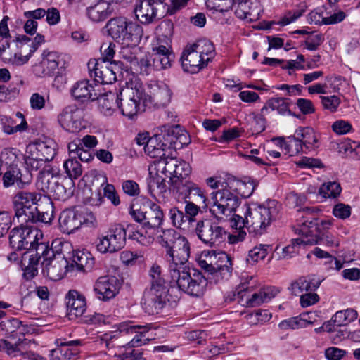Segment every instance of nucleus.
Masks as SVG:
<instances>
[{
  "mask_svg": "<svg viewBox=\"0 0 360 360\" xmlns=\"http://www.w3.org/2000/svg\"><path fill=\"white\" fill-rule=\"evenodd\" d=\"M125 45L123 46L120 51V57L131 63H138V58L136 56V44H132L131 43H124Z\"/></svg>",
  "mask_w": 360,
  "mask_h": 360,
  "instance_id": "nucleus-55",
  "label": "nucleus"
},
{
  "mask_svg": "<svg viewBox=\"0 0 360 360\" xmlns=\"http://www.w3.org/2000/svg\"><path fill=\"white\" fill-rule=\"evenodd\" d=\"M82 210L69 208L63 210L59 217L60 230L65 233L70 234L78 230L82 226Z\"/></svg>",
  "mask_w": 360,
  "mask_h": 360,
  "instance_id": "nucleus-23",
  "label": "nucleus"
},
{
  "mask_svg": "<svg viewBox=\"0 0 360 360\" xmlns=\"http://www.w3.org/2000/svg\"><path fill=\"white\" fill-rule=\"evenodd\" d=\"M120 62H111L110 67L103 69V73L100 78L96 79V82L101 84H112L117 81V73L121 70Z\"/></svg>",
  "mask_w": 360,
  "mask_h": 360,
  "instance_id": "nucleus-47",
  "label": "nucleus"
},
{
  "mask_svg": "<svg viewBox=\"0 0 360 360\" xmlns=\"http://www.w3.org/2000/svg\"><path fill=\"white\" fill-rule=\"evenodd\" d=\"M32 175L27 169L23 171L18 165L8 166L2 175L3 186L8 188L15 186L19 189H24L30 184Z\"/></svg>",
  "mask_w": 360,
  "mask_h": 360,
  "instance_id": "nucleus-19",
  "label": "nucleus"
},
{
  "mask_svg": "<svg viewBox=\"0 0 360 360\" xmlns=\"http://www.w3.org/2000/svg\"><path fill=\"white\" fill-rule=\"evenodd\" d=\"M0 120L4 132L8 134L22 132L28 127L25 116L20 112H17L14 117L2 116Z\"/></svg>",
  "mask_w": 360,
  "mask_h": 360,
  "instance_id": "nucleus-33",
  "label": "nucleus"
},
{
  "mask_svg": "<svg viewBox=\"0 0 360 360\" xmlns=\"http://www.w3.org/2000/svg\"><path fill=\"white\" fill-rule=\"evenodd\" d=\"M143 95V88L141 83L134 81L127 84L118 94L117 101L122 115L131 118L136 115L140 101Z\"/></svg>",
  "mask_w": 360,
  "mask_h": 360,
  "instance_id": "nucleus-6",
  "label": "nucleus"
},
{
  "mask_svg": "<svg viewBox=\"0 0 360 360\" xmlns=\"http://www.w3.org/2000/svg\"><path fill=\"white\" fill-rule=\"evenodd\" d=\"M166 177L160 172L154 169L151 165L149 167V177L147 179L149 191L152 193L156 191L159 194H162L167 191Z\"/></svg>",
  "mask_w": 360,
  "mask_h": 360,
  "instance_id": "nucleus-37",
  "label": "nucleus"
},
{
  "mask_svg": "<svg viewBox=\"0 0 360 360\" xmlns=\"http://www.w3.org/2000/svg\"><path fill=\"white\" fill-rule=\"evenodd\" d=\"M168 291L167 286L150 287L146 289L141 302L145 311L149 315L160 313L169 301Z\"/></svg>",
  "mask_w": 360,
  "mask_h": 360,
  "instance_id": "nucleus-11",
  "label": "nucleus"
},
{
  "mask_svg": "<svg viewBox=\"0 0 360 360\" xmlns=\"http://www.w3.org/2000/svg\"><path fill=\"white\" fill-rule=\"evenodd\" d=\"M170 41L155 39L152 43L153 68L156 70L168 68L174 58Z\"/></svg>",
  "mask_w": 360,
  "mask_h": 360,
  "instance_id": "nucleus-17",
  "label": "nucleus"
},
{
  "mask_svg": "<svg viewBox=\"0 0 360 360\" xmlns=\"http://www.w3.org/2000/svg\"><path fill=\"white\" fill-rule=\"evenodd\" d=\"M151 278L150 287H163L167 286L165 279L161 275V267L157 264H153L149 271Z\"/></svg>",
  "mask_w": 360,
  "mask_h": 360,
  "instance_id": "nucleus-59",
  "label": "nucleus"
},
{
  "mask_svg": "<svg viewBox=\"0 0 360 360\" xmlns=\"http://www.w3.org/2000/svg\"><path fill=\"white\" fill-rule=\"evenodd\" d=\"M340 192V185L336 181L323 184L319 189V193L324 198H335Z\"/></svg>",
  "mask_w": 360,
  "mask_h": 360,
  "instance_id": "nucleus-56",
  "label": "nucleus"
},
{
  "mask_svg": "<svg viewBox=\"0 0 360 360\" xmlns=\"http://www.w3.org/2000/svg\"><path fill=\"white\" fill-rule=\"evenodd\" d=\"M257 184L254 180L249 179L248 181H238L237 182V190L243 198L250 197L256 187Z\"/></svg>",
  "mask_w": 360,
  "mask_h": 360,
  "instance_id": "nucleus-61",
  "label": "nucleus"
},
{
  "mask_svg": "<svg viewBox=\"0 0 360 360\" xmlns=\"http://www.w3.org/2000/svg\"><path fill=\"white\" fill-rule=\"evenodd\" d=\"M84 112L75 104L65 107L58 115V122L66 131L75 133L84 127Z\"/></svg>",
  "mask_w": 360,
  "mask_h": 360,
  "instance_id": "nucleus-16",
  "label": "nucleus"
},
{
  "mask_svg": "<svg viewBox=\"0 0 360 360\" xmlns=\"http://www.w3.org/2000/svg\"><path fill=\"white\" fill-rule=\"evenodd\" d=\"M164 129V131L166 132L167 136H172L176 138L181 146H188L191 143V139L188 134L181 129L179 125L175 126H167L164 125L162 127Z\"/></svg>",
  "mask_w": 360,
  "mask_h": 360,
  "instance_id": "nucleus-48",
  "label": "nucleus"
},
{
  "mask_svg": "<svg viewBox=\"0 0 360 360\" xmlns=\"http://www.w3.org/2000/svg\"><path fill=\"white\" fill-rule=\"evenodd\" d=\"M194 49L198 51L200 57L204 58L206 64L214 56V47L213 44L207 39H200L192 44Z\"/></svg>",
  "mask_w": 360,
  "mask_h": 360,
  "instance_id": "nucleus-46",
  "label": "nucleus"
},
{
  "mask_svg": "<svg viewBox=\"0 0 360 360\" xmlns=\"http://www.w3.org/2000/svg\"><path fill=\"white\" fill-rule=\"evenodd\" d=\"M278 292L279 290L274 287L264 288L260 289L258 292H255L251 295H248L245 297L243 302L238 303L248 307H256L264 302H269Z\"/></svg>",
  "mask_w": 360,
  "mask_h": 360,
  "instance_id": "nucleus-32",
  "label": "nucleus"
},
{
  "mask_svg": "<svg viewBox=\"0 0 360 360\" xmlns=\"http://www.w3.org/2000/svg\"><path fill=\"white\" fill-rule=\"evenodd\" d=\"M23 341L18 340L15 344H11L6 340H0V351L6 353L8 356H15V352H20V345Z\"/></svg>",
  "mask_w": 360,
  "mask_h": 360,
  "instance_id": "nucleus-62",
  "label": "nucleus"
},
{
  "mask_svg": "<svg viewBox=\"0 0 360 360\" xmlns=\"http://www.w3.org/2000/svg\"><path fill=\"white\" fill-rule=\"evenodd\" d=\"M358 313L353 309H347L337 311L327 324L326 328L330 332L335 331V327L347 326L357 319Z\"/></svg>",
  "mask_w": 360,
  "mask_h": 360,
  "instance_id": "nucleus-35",
  "label": "nucleus"
},
{
  "mask_svg": "<svg viewBox=\"0 0 360 360\" xmlns=\"http://www.w3.org/2000/svg\"><path fill=\"white\" fill-rule=\"evenodd\" d=\"M191 172V168L188 162L179 160L175 169L173 171L172 182L174 180L188 179L187 176L190 174Z\"/></svg>",
  "mask_w": 360,
  "mask_h": 360,
  "instance_id": "nucleus-57",
  "label": "nucleus"
},
{
  "mask_svg": "<svg viewBox=\"0 0 360 360\" xmlns=\"http://www.w3.org/2000/svg\"><path fill=\"white\" fill-rule=\"evenodd\" d=\"M195 233L198 238L210 247L217 246L226 240V231L211 219L198 221Z\"/></svg>",
  "mask_w": 360,
  "mask_h": 360,
  "instance_id": "nucleus-8",
  "label": "nucleus"
},
{
  "mask_svg": "<svg viewBox=\"0 0 360 360\" xmlns=\"http://www.w3.org/2000/svg\"><path fill=\"white\" fill-rule=\"evenodd\" d=\"M44 41V36L41 34H37L33 39L25 35L18 37L16 38L17 51L13 53L12 63L18 65L26 63Z\"/></svg>",
  "mask_w": 360,
  "mask_h": 360,
  "instance_id": "nucleus-12",
  "label": "nucleus"
},
{
  "mask_svg": "<svg viewBox=\"0 0 360 360\" xmlns=\"http://www.w3.org/2000/svg\"><path fill=\"white\" fill-rule=\"evenodd\" d=\"M72 262L70 266V270L73 269L74 265L79 271H90L94 264L93 258L90 257L89 253L82 251H74L72 255Z\"/></svg>",
  "mask_w": 360,
  "mask_h": 360,
  "instance_id": "nucleus-45",
  "label": "nucleus"
},
{
  "mask_svg": "<svg viewBox=\"0 0 360 360\" xmlns=\"http://www.w3.org/2000/svg\"><path fill=\"white\" fill-rule=\"evenodd\" d=\"M18 160L17 150L13 148H4L0 155V162H5L8 166L17 165L15 164Z\"/></svg>",
  "mask_w": 360,
  "mask_h": 360,
  "instance_id": "nucleus-63",
  "label": "nucleus"
},
{
  "mask_svg": "<svg viewBox=\"0 0 360 360\" xmlns=\"http://www.w3.org/2000/svg\"><path fill=\"white\" fill-rule=\"evenodd\" d=\"M281 205L276 200H268L258 206L245 205L246 227L250 233L262 235L266 228L280 217Z\"/></svg>",
  "mask_w": 360,
  "mask_h": 360,
  "instance_id": "nucleus-3",
  "label": "nucleus"
},
{
  "mask_svg": "<svg viewBox=\"0 0 360 360\" xmlns=\"http://www.w3.org/2000/svg\"><path fill=\"white\" fill-rule=\"evenodd\" d=\"M20 190L12 198L15 215L18 221L26 224L50 223L53 218L51 200H41L42 195L38 192Z\"/></svg>",
  "mask_w": 360,
  "mask_h": 360,
  "instance_id": "nucleus-2",
  "label": "nucleus"
},
{
  "mask_svg": "<svg viewBox=\"0 0 360 360\" xmlns=\"http://www.w3.org/2000/svg\"><path fill=\"white\" fill-rule=\"evenodd\" d=\"M300 242H304L306 244L309 245H326L328 246H332L334 245V240L332 236H330L328 234L324 233H316L314 237L309 238V240H300Z\"/></svg>",
  "mask_w": 360,
  "mask_h": 360,
  "instance_id": "nucleus-60",
  "label": "nucleus"
},
{
  "mask_svg": "<svg viewBox=\"0 0 360 360\" xmlns=\"http://www.w3.org/2000/svg\"><path fill=\"white\" fill-rule=\"evenodd\" d=\"M261 11L260 0H239L235 15L240 20L248 19L252 22L258 20Z\"/></svg>",
  "mask_w": 360,
  "mask_h": 360,
  "instance_id": "nucleus-26",
  "label": "nucleus"
},
{
  "mask_svg": "<svg viewBox=\"0 0 360 360\" xmlns=\"http://www.w3.org/2000/svg\"><path fill=\"white\" fill-rule=\"evenodd\" d=\"M110 13V5L107 1L102 0L87 8V15L89 19L95 22L105 20Z\"/></svg>",
  "mask_w": 360,
  "mask_h": 360,
  "instance_id": "nucleus-43",
  "label": "nucleus"
},
{
  "mask_svg": "<svg viewBox=\"0 0 360 360\" xmlns=\"http://www.w3.org/2000/svg\"><path fill=\"white\" fill-rule=\"evenodd\" d=\"M199 266L205 272L216 277L229 276L231 274L232 266L230 257L224 253L216 255L215 252L204 251L198 259Z\"/></svg>",
  "mask_w": 360,
  "mask_h": 360,
  "instance_id": "nucleus-5",
  "label": "nucleus"
},
{
  "mask_svg": "<svg viewBox=\"0 0 360 360\" xmlns=\"http://www.w3.org/2000/svg\"><path fill=\"white\" fill-rule=\"evenodd\" d=\"M143 229L153 232L158 231L164 220V213L160 206L150 200L146 202Z\"/></svg>",
  "mask_w": 360,
  "mask_h": 360,
  "instance_id": "nucleus-25",
  "label": "nucleus"
},
{
  "mask_svg": "<svg viewBox=\"0 0 360 360\" xmlns=\"http://www.w3.org/2000/svg\"><path fill=\"white\" fill-rule=\"evenodd\" d=\"M178 162L179 160L177 159L169 157V152L168 154L166 153L162 158L155 160L153 162V166L154 169L160 172L162 174H164V176L168 177L172 181L173 171L175 169Z\"/></svg>",
  "mask_w": 360,
  "mask_h": 360,
  "instance_id": "nucleus-38",
  "label": "nucleus"
},
{
  "mask_svg": "<svg viewBox=\"0 0 360 360\" xmlns=\"http://www.w3.org/2000/svg\"><path fill=\"white\" fill-rule=\"evenodd\" d=\"M25 161L28 169H30L32 171L41 169V172L44 170V169H50L49 167H46V161H44V160H39V158H37L32 153H27Z\"/></svg>",
  "mask_w": 360,
  "mask_h": 360,
  "instance_id": "nucleus-58",
  "label": "nucleus"
},
{
  "mask_svg": "<svg viewBox=\"0 0 360 360\" xmlns=\"http://www.w3.org/2000/svg\"><path fill=\"white\" fill-rule=\"evenodd\" d=\"M66 304L70 316H80L86 310L84 297L76 290H70L66 296Z\"/></svg>",
  "mask_w": 360,
  "mask_h": 360,
  "instance_id": "nucleus-36",
  "label": "nucleus"
},
{
  "mask_svg": "<svg viewBox=\"0 0 360 360\" xmlns=\"http://www.w3.org/2000/svg\"><path fill=\"white\" fill-rule=\"evenodd\" d=\"M147 326L129 325L127 323L120 324L118 330L120 334H133L137 333L133 339L129 342L124 347L128 348L140 347L145 345L150 340V338H146V333L148 331Z\"/></svg>",
  "mask_w": 360,
  "mask_h": 360,
  "instance_id": "nucleus-29",
  "label": "nucleus"
},
{
  "mask_svg": "<svg viewBox=\"0 0 360 360\" xmlns=\"http://www.w3.org/2000/svg\"><path fill=\"white\" fill-rule=\"evenodd\" d=\"M165 135H167L166 132L161 127V133L150 137V140L145 146V152L151 158L158 160L165 156L167 152L171 150L170 147L167 143L162 142Z\"/></svg>",
  "mask_w": 360,
  "mask_h": 360,
  "instance_id": "nucleus-30",
  "label": "nucleus"
},
{
  "mask_svg": "<svg viewBox=\"0 0 360 360\" xmlns=\"http://www.w3.org/2000/svg\"><path fill=\"white\" fill-rule=\"evenodd\" d=\"M321 281L314 278L301 276L292 282L288 288L291 294L295 296L303 295L304 291H315L321 285Z\"/></svg>",
  "mask_w": 360,
  "mask_h": 360,
  "instance_id": "nucleus-34",
  "label": "nucleus"
},
{
  "mask_svg": "<svg viewBox=\"0 0 360 360\" xmlns=\"http://www.w3.org/2000/svg\"><path fill=\"white\" fill-rule=\"evenodd\" d=\"M256 285L257 281L252 276H242L240 283L236 288L233 292L234 298H230V300L238 299V302H243L245 297L252 292Z\"/></svg>",
  "mask_w": 360,
  "mask_h": 360,
  "instance_id": "nucleus-41",
  "label": "nucleus"
},
{
  "mask_svg": "<svg viewBox=\"0 0 360 360\" xmlns=\"http://www.w3.org/2000/svg\"><path fill=\"white\" fill-rule=\"evenodd\" d=\"M60 57L56 51H44L41 61L34 66V74L39 77L52 76L59 65Z\"/></svg>",
  "mask_w": 360,
  "mask_h": 360,
  "instance_id": "nucleus-21",
  "label": "nucleus"
},
{
  "mask_svg": "<svg viewBox=\"0 0 360 360\" xmlns=\"http://www.w3.org/2000/svg\"><path fill=\"white\" fill-rule=\"evenodd\" d=\"M303 144L297 139V136H289L288 144H286V150L290 153V155H297L303 152Z\"/></svg>",
  "mask_w": 360,
  "mask_h": 360,
  "instance_id": "nucleus-64",
  "label": "nucleus"
},
{
  "mask_svg": "<svg viewBox=\"0 0 360 360\" xmlns=\"http://www.w3.org/2000/svg\"><path fill=\"white\" fill-rule=\"evenodd\" d=\"M145 233L137 230L134 231V226L132 225L131 231L129 232V238L136 240L138 243L143 245H148L153 241V235L155 232L150 230L145 229Z\"/></svg>",
  "mask_w": 360,
  "mask_h": 360,
  "instance_id": "nucleus-50",
  "label": "nucleus"
},
{
  "mask_svg": "<svg viewBox=\"0 0 360 360\" xmlns=\"http://www.w3.org/2000/svg\"><path fill=\"white\" fill-rule=\"evenodd\" d=\"M200 56L192 44L187 45L181 57L184 70L193 74L198 72L205 65H207Z\"/></svg>",
  "mask_w": 360,
  "mask_h": 360,
  "instance_id": "nucleus-24",
  "label": "nucleus"
},
{
  "mask_svg": "<svg viewBox=\"0 0 360 360\" xmlns=\"http://www.w3.org/2000/svg\"><path fill=\"white\" fill-rule=\"evenodd\" d=\"M346 14L343 11H338L328 18H323L319 13L311 12L309 15L311 21L314 22H340L345 20Z\"/></svg>",
  "mask_w": 360,
  "mask_h": 360,
  "instance_id": "nucleus-51",
  "label": "nucleus"
},
{
  "mask_svg": "<svg viewBox=\"0 0 360 360\" xmlns=\"http://www.w3.org/2000/svg\"><path fill=\"white\" fill-rule=\"evenodd\" d=\"M43 275L51 281H58L70 271L69 263L63 255L58 251L54 256L41 262Z\"/></svg>",
  "mask_w": 360,
  "mask_h": 360,
  "instance_id": "nucleus-18",
  "label": "nucleus"
},
{
  "mask_svg": "<svg viewBox=\"0 0 360 360\" xmlns=\"http://www.w3.org/2000/svg\"><path fill=\"white\" fill-rule=\"evenodd\" d=\"M306 149L312 150L318 147V138L312 128L300 127L295 133Z\"/></svg>",
  "mask_w": 360,
  "mask_h": 360,
  "instance_id": "nucleus-42",
  "label": "nucleus"
},
{
  "mask_svg": "<svg viewBox=\"0 0 360 360\" xmlns=\"http://www.w3.org/2000/svg\"><path fill=\"white\" fill-rule=\"evenodd\" d=\"M168 10L169 6L165 0H144L135 8L134 12L139 22H150L161 19Z\"/></svg>",
  "mask_w": 360,
  "mask_h": 360,
  "instance_id": "nucleus-15",
  "label": "nucleus"
},
{
  "mask_svg": "<svg viewBox=\"0 0 360 360\" xmlns=\"http://www.w3.org/2000/svg\"><path fill=\"white\" fill-rule=\"evenodd\" d=\"M295 233L301 235L302 238L295 239L297 245L300 244L307 245L304 242H300L297 240H309L316 233H320V228H319V219L316 217L311 219L306 217L299 220L297 226L294 227Z\"/></svg>",
  "mask_w": 360,
  "mask_h": 360,
  "instance_id": "nucleus-27",
  "label": "nucleus"
},
{
  "mask_svg": "<svg viewBox=\"0 0 360 360\" xmlns=\"http://www.w3.org/2000/svg\"><path fill=\"white\" fill-rule=\"evenodd\" d=\"M160 243L165 248L171 283L183 292L194 297L203 295L207 285L205 277L187 264L190 257L188 240L173 229L162 230Z\"/></svg>",
  "mask_w": 360,
  "mask_h": 360,
  "instance_id": "nucleus-1",
  "label": "nucleus"
},
{
  "mask_svg": "<svg viewBox=\"0 0 360 360\" xmlns=\"http://www.w3.org/2000/svg\"><path fill=\"white\" fill-rule=\"evenodd\" d=\"M94 91V86L89 83V80H81L76 82L71 89L72 96L76 100H95L96 94L93 95Z\"/></svg>",
  "mask_w": 360,
  "mask_h": 360,
  "instance_id": "nucleus-40",
  "label": "nucleus"
},
{
  "mask_svg": "<svg viewBox=\"0 0 360 360\" xmlns=\"http://www.w3.org/2000/svg\"><path fill=\"white\" fill-rule=\"evenodd\" d=\"M174 24H159L155 30V39L172 42Z\"/></svg>",
  "mask_w": 360,
  "mask_h": 360,
  "instance_id": "nucleus-54",
  "label": "nucleus"
},
{
  "mask_svg": "<svg viewBox=\"0 0 360 360\" xmlns=\"http://www.w3.org/2000/svg\"><path fill=\"white\" fill-rule=\"evenodd\" d=\"M149 93L143 101L146 105L155 108H165L171 101V90L164 83L151 84Z\"/></svg>",
  "mask_w": 360,
  "mask_h": 360,
  "instance_id": "nucleus-20",
  "label": "nucleus"
},
{
  "mask_svg": "<svg viewBox=\"0 0 360 360\" xmlns=\"http://www.w3.org/2000/svg\"><path fill=\"white\" fill-rule=\"evenodd\" d=\"M189 215H186L185 213L177 207H173L169 209V217L174 226L184 229L187 224L189 223Z\"/></svg>",
  "mask_w": 360,
  "mask_h": 360,
  "instance_id": "nucleus-49",
  "label": "nucleus"
},
{
  "mask_svg": "<svg viewBox=\"0 0 360 360\" xmlns=\"http://www.w3.org/2000/svg\"><path fill=\"white\" fill-rule=\"evenodd\" d=\"M63 168L71 181L77 179L82 173V165L76 158H70L65 161Z\"/></svg>",
  "mask_w": 360,
  "mask_h": 360,
  "instance_id": "nucleus-52",
  "label": "nucleus"
},
{
  "mask_svg": "<svg viewBox=\"0 0 360 360\" xmlns=\"http://www.w3.org/2000/svg\"><path fill=\"white\" fill-rule=\"evenodd\" d=\"M131 224L124 229L121 225H115L109 229L105 236L98 239L96 248L101 253H114L119 251L125 245L127 231H131Z\"/></svg>",
  "mask_w": 360,
  "mask_h": 360,
  "instance_id": "nucleus-7",
  "label": "nucleus"
},
{
  "mask_svg": "<svg viewBox=\"0 0 360 360\" xmlns=\"http://www.w3.org/2000/svg\"><path fill=\"white\" fill-rule=\"evenodd\" d=\"M173 192L179 200H188L202 205L207 206V198L201 188L189 179L174 180L173 181Z\"/></svg>",
  "mask_w": 360,
  "mask_h": 360,
  "instance_id": "nucleus-13",
  "label": "nucleus"
},
{
  "mask_svg": "<svg viewBox=\"0 0 360 360\" xmlns=\"http://www.w3.org/2000/svg\"><path fill=\"white\" fill-rule=\"evenodd\" d=\"M26 153H32L37 158L47 162L56 155L55 143L52 141L35 142L27 146Z\"/></svg>",
  "mask_w": 360,
  "mask_h": 360,
  "instance_id": "nucleus-31",
  "label": "nucleus"
},
{
  "mask_svg": "<svg viewBox=\"0 0 360 360\" xmlns=\"http://www.w3.org/2000/svg\"><path fill=\"white\" fill-rule=\"evenodd\" d=\"M269 245H260L256 246L249 251L246 259L247 262L254 264L259 260L264 259L268 254Z\"/></svg>",
  "mask_w": 360,
  "mask_h": 360,
  "instance_id": "nucleus-53",
  "label": "nucleus"
},
{
  "mask_svg": "<svg viewBox=\"0 0 360 360\" xmlns=\"http://www.w3.org/2000/svg\"><path fill=\"white\" fill-rule=\"evenodd\" d=\"M20 225L13 228L9 236V242L11 248L15 250H27L34 245L37 240L39 231L25 223L20 222Z\"/></svg>",
  "mask_w": 360,
  "mask_h": 360,
  "instance_id": "nucleus-14",
  "label": "nucleus"
},
{
  "mask_svg": "<svg viewBox=\"0 0 360 360\" xmlns=\"http://www.w3.org/2000/svg\"><path fill=\"white\" fill-rule=\"evenodd\" d=\"M37 240L34 242V245L28 248L27 251L23 254L22 260L23 265H25L27 259L30 260L32 264H39L41 259L42 262H45L46 259L54 256L56 252L53 248H49L48 244L45 243H38Z\"/></svg>",
  "mask_w": 360,
  "mask_h": 360,
  "instance_id": "nucleus-28",
  "label": "nucleus"
},
{
  "mask_svg": "<svg viewBox=\"0 0 360 360\" xmlns=\"http://www.w3.org/2000/svg\"><path fill=\"white\" fill-rule=\"evenodd\" d=\"M37 188L44 192L47 196L43 200L52 198L56 200L65 201L70 198L73 194V182L68 180L65 183H60L58 179L53 176L51 169H44L39 172L37 183Z\"/></svg>",
  "mask_w": 360,
  "mask_h": 360,
  "instance_id": "nucleus-4",
  "label": "nucleus"
},
{
  "mask_svg": "<svg viewBox=\"0 0 360 360\" xmlns=\"http://www.w3.org/2000/svg\"><path fill=\"white\" fill-rule=\"evenodd\" d=\"M104 29L108 35L122 43L137 44L143 34V29L139 24H106Z\"/></svg>",
  "mask_w": 360,
  "mask_h": 360,
  "instance_id": "nucleus-10",
  "label": "nucleus"
},
{
  "mask_svg": "<svg viewBox=\"0 0 360 360\" xmlns=\"http://www.w3.org/2000/svg\"><path fill=\"white\" fill-rule=\"evenodd\" d=\"M118 284L119 281L115 276H101L95 283L94 290L99 300L106 301L118 293Z\"/></svg>",
  "mask_w": 360,
  "mask_h": 360,
  "instance_id": "nucleus-22",
  "label": "nucleus"
},
{
  "mask_svg": "<svg viewBox=\"0 0 360 360\" xmlns=\"http://www.w3.org/2000/svg\"><path fill=\"white\" fill-rule=\"evenodd\" d=\"M118 94L112 92L97 96L98 107L102 113L106 116H110L120 106L117 101Z\"/></svg>",
  "mask_w": 360,
  "mask_h": 360,
  "instance_id": "nucleus-39",
  "label": "nucleus"
},
{
  "mask_svg": "<svg viewBox=\"0 0 360 360\" xmlns=\"http://www.w3.org/2000/svg\"><path fill=\"white\" fill-rule=\"evenodd\" d=\"M290 104V100L289 98L281 97L271 98L267 101L266 105L262 108L261 112L264 113L265 110H268V108H270L273 110H277L280 115L288 114L295 116L289 108Z\"/></svg>",
  "mask_w": 360,
  "mask_h": 360,
  "instance_id": "nucleus-44",
  "label": "nucleus"
},
{
  "mask_svg": "<svg viewBox=\"0 0 360 360\" xmlns=\"http://www.w3.org/2000/svg\"><path fill=\"white\" fill-rule=\"evenodd\" d=\"M212 207L211 211L215 215L229 216L235 212L240 205L238 196L226 188L219 189L211 193Z\"/></svg>",
  "mask_w": 360,
  "mask_h": 360,
  "instance_id": "nucleus-9",
  "label": "nucleus"
}]
</instances>
